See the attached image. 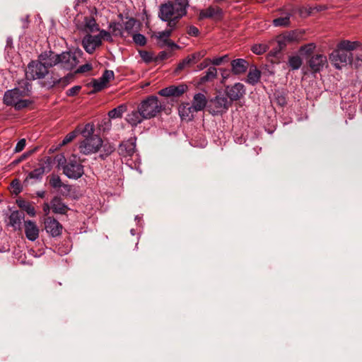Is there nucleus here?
Returning a JSON list of instances; mask_svg holds the SVG:
<instances>
[{
  "label": "nucleus",
  "instance_id": "nucleus-1",
  "mask_svg": "<svg viewBox=\"0 0 362 362\" xmlns=\"http://www.w3.org/2000/svg\"><path fill=\"white\" fill-rule=\"evenodd\" d=\"M68 52H63L61 54H56L51 50H47L42 52L39 55V60L48 66H57L64 70V74L62 76H53L52 83H59L62 79L66 80L68 78L67 66H68Z\"/></svg>",
  "mask_w": 362,
  "mask_h": 362
},
{
  "label": "nucleus",
  "instance_id": "nucleus-2",
  "mask_svg": "<svg viewBox=\"0 0 362 362\" xmlns=\"http://www.w3.org/2000/svg\"><path fill=\"white\" fill-rule=\"evenodd\" d=\"M95 126L93 124L87 123L81 131V135L84 139L79 144L80 152L88 155L95 153L99 151L103 144V139L97 134H94Z\"/></svg>",
  "mask_w": 362,
  "mask_h": 362
},
{
  "label": "nucleus",
  "instance_id": "nucleus-3",
  "mask_svg": "<svg viewBox=\"0 0 362 362\" xmlns=\"http://www.w3.org/2000/svg\"><path fill=\"white\" fill-rule=\"evenodd\" d=\"M189 6V0L168 1L160 5L158 17L162 21H166L173 16L182 18L187 15Z\"/></svg>",
  "mask_w": 362,
  "mask_h": 362
},
{
  "label": "nucleus",
  "instance_id": "nucleus-4",
  "mask_svg": "<svg viewBox=\"0 0 362 362\" xmlns=\"http://www.w3.org/2000/svg\"><path fill=\"white\" fill-rule=\"evenodd\" d=\"M138 106L146 119L156 117L162 110L160 103L154 95H151L142 100Z\"/></svg>",
  "mask_w": 362,
  "mask_h": 362
},
{
  "label": "nucleus",
  "instance_id": "nucleus-5",
  "mask_svg": "<svg viewBox=\"0 0 362 362\" xmlns=\"http://www.w3.org/2000/svg\"><path fill=\"white\" fill-rule=\"evenodd\" d=\"M25 97L18 88H13L5 92L4 95V103L6 105L13 106L16 110H21L28 107L30 104L29 100L22 99Z\"/></svg>",
  "mask_w": 362,
  "mask_h": 362
},
{
  "label": "nucleus",
  "instance_id": "nucleus-6",
  "mask_svg": "<svg viewBox=\"0 0 362 362\" xmlns=\"http://www.w3.org/2000/svg\"><path fill=\"white\" fill-rule=\"evenodd\" d=\"M47 74V67L40 60L30 62L25 71L26 78L31 80L43 78Z\"/></svg>",
  "mask_w": 362,
  "mask_h": 362
},
{
  "label": "nucleus",
  "instance_id": "nucleus-7",
  "mask_svg": "<svg viewBox=\"0 0 362 362\" xmlns=\"http://www.w3.org/2000/svg\"><path fill=\"white\" fill-rule=\"evenodd\" d=\"M352 58L353 57L351 52L341 50L338 47L329 56L332 64L337 69H341L343 66H346L348 63H351Z\"/></svg>",
  "mask_w": 362,
  "mask_h": 362
},
{
  "label": "nucleus",
  "instance_id": "nucleus-8",
  "mask_svg": "<svg viewBox=\"0 0 362 362\" xmlns=\"http://www.w3.org/2000/svg\"><path fill=\"white\" fill-rule=\"evenodd\" d=\"M84 173L81 160L74 155L69 157V179H78Z\"/></svg>",
  "mask_w": 362,
  "mask_h": 362
},
{
  "label": "nucleus",
  "instance_id": "nucleus-9",
  "mask_svg": "<svg viewBox=\"0 0 362 362\" xmlns=\"http://www.w3.org/2000/svg\"><path fill=\"white\" fill-rule=\"evenodd\" d=\"M188 89L186 84L182 83L178 86H170L158 91V94L164 97H180Z\"/></svg>",
  "mask_w": 362,
  "mask_h": 362
},
{
  "label": "nucleus",
  "instance_id": "nucleus-10",
  "mask_svg": "<svg viewBox=\"0 0 362 362\" xmlns=\"http://www.w3.org/2000/svg\"><path fill=\"white\" fill-rule=\"evenodd\" d=\"M118 152L123 158L132 157L136 152V139L130 138L122 141L119 146Z\"/></svg>",
  "mask_w": 362,
  "mask_h": 362
},
{
  "label": "nucleus",
  "instance_id": "nucleus-11",
  "mask_svg": "<svg viewBox=\"0 0 362 362\" xmlns=\"http://www.w3.org/2000/svg\"><path fill=\"white\" fill-rule=\"evenodd\" d=\"M102 41L97 35H86L82 40V45L86 52L93 53L95 49L101 45Z\"/></svg>",
  "mask_w": 362,
  "mask_h": 362
},
{
  "label": "nucleus",
  "instance_id": "nucleus-12",
  "mask_svg": "<svg viewBox=\"0 0 362 362\" xmlns=\"http://www.w3.org/2000/svg\"><path fill=\"white\" fill-rule=\"evenodd\" d=\"M226 93L231 101H235L240 99L245 95V86L240 83H236L232 86H227Z\"/></svg>",
  "mask_w": 362,
  "mask_h": 362
},
{
  "label": "nucleus",
  "instance_id": "nucleus-13",
  "mask_svg": "<svg viewBox=\"0 0 362 362\" xmlns=\"http://www.w3.org/2000/svg\"><path fill=\"white\" fill-rule=\"evenodd\" d=\"M327 57L322 54H317L312 56L308 61L310 69L313 72H320L327 65Z\"/></svg>",
  "mask_w": 362,
  "mask_h": 362
},
{
  "label": "nucleus",
  "instance_id": "nucleus-14",
  "mask_svg": "<svg viewBox=\"0 0 362 362\" xmlns=\"http://www.w3.org/2000/svg\"><path fill=\"white\" fill-rule=\"evenodd\" d=\"M179 115L182 120L192 121L194 117V113L197 111L189 103H182L178 108Z\"/></svg>",
  "mask_w": 362,
  "mask_h": 362
},
{
  "label": "nucleus",
  "instance_id": "nucleus-15",
  "mask_svg": "<svg viewBox=\"0 0 362 362\" xmlns=\"http://www.w3.org/2000/svg\"><path fill=\"white\" fill-rule=\"evenodd\" d=\"M45 226L46 231L52 236H58L62 233V227L61 224L54 218L48 217L45 221Z\"/></svg>",
  "mask_w": 362,
  "mask_h": 362
},
{
  "label": "nucleus",
  "instance_id": "nucleus-16",
  "mask_svg": "<svg viewBox=\"0 0 362 362\" xmlns=\"http://www.w3.org/2000/svg\"><path fill=\"white\" fill-rule=\"evenodd\" d=\"M146 118L141 114V111L138 107L137 109H134L127 113L125 117L126 122L129 124L132 127H136L139 124H141Z\"/></svg>",
  "mask_w": 362,
  "mask_h": 362
},
{
  "label": "nucleus",
  "instance_id": "nucleus-17",
  "mask_svg": "<svg viewBox=\"0 0 362 362\" xmlns=\"http://www.w3.org/2000/svg\"><path fill=\"white\" fill-rule=\"evenodd\" d=\"M25 234L26 238L30 241H35L39 237V228L36 223L30 220L25 221Z\"/></svg>",
  "mask_w": 362,
  "mask_h": 362
},
{
  "label": "nucleus",
  "instance_id": "nucleus-18",
  "mask_svg": "<svg viewBox=\"0 0 362 362\" xmlns=\"http://www.w3.org/2000/svg\"><path fill=\"white\" fill-rule=\"evenodd\" d=\"M211 103L215 108V110H213V115L226 111L231 105L227 98L223 96H216L211 100Z\"/></svg>",
  "mask_w": 362,
  "mask_h": 362
},
{
  "label": "nucleus",
  "instance_id": "nucleus-19",
  "mask_svg": "<svg viewBox=\"0 0 362 362\" xmlns=\"http://www.w3.org/2000/svg\"><path fill=\"white\" fill-rule=\"evenodd\" d=\"M231 71L235 75L243 74L246 72L248 62L244 59H236L231 61Z\"/></svg>",
  "mask_w": 362,
  "mask_h": 362
},
{
  "label": "nucleus",
  "instance_id": "nucleus-20",
  "mask_svg": "<svg viewBox=\"0 0 362 362\" xmlns=\"http://www.w3.org/2000/svg\"><path fill=\"white\" fill-rule=\"evenodd\" d=\"M83 53L79 48L69 49V71L72 70L80 63Z\"/></svg>",
  "mask_w": 362,
  "mask_h": 362
},
{
  "label": "nucleus",
  "instance_id": "nucleus-21",
  "mask_svg": "<svg viewBox=\"0 0 362 362\" xmlns=\"http://www.w3.org/2000/svg\"><path fill=\"white\" fill-rule=\"evenodd\" d=\"M24 216V214L22 211H13L9 216V225L13 227L15 230L20 229Z\"/></svg>",
  "mask_w": 362,
  "mask_h": 362
},
{
  "label": "nucleus",
  "instance_id": "nucleus-22",
  "mask_svg": "<svg viewBox=\"0 0 362 362\" xmlns=\"http://www.w3.org/2000/svg\"><path fill=\"white\" fill-rule=\"evenodd\" d=\"M206 103L207 100L206 96L203 93H198L194 95L192 105L194 109L197 112H199L205 108Z\"/></svg>",
  "mask_w": 362,
  "mask_h": 362
},
{
  "label": "nucleus",
  "instance_id": "nucleus-23",
  "mask_svg": "<svg viewBox=\"0 0 362 362\" xmlns=\"http://www.w3.org/2000/svg\"><path fill=\"white\" fill-rule=\"evenodd\" d=\"M171 34L170 31H168L167 30L158 33L156 37L162 42L160 47H163L165 45L171 48L178 47L175 42L169 40Z\"/></svg>",
  "mask_w": 362,
  "mask_h": 362
},
{
  "label": "nucleus",
  "instance_id": "nucleus-24",
  "mask_svg": "<svg viewBox=\"0 0 362 362\" xmlns=\"http://www.w3.org/2000/svg\"><path fill=\"white\" fill-rule=\"evenodd\" d=\"M222 11L218 7L209 6L207 8L202 10L199 13V18H210L216 15L221 14Z\"/></svg>",
  "mask_w": 362,
  "mask_h": 362
},
{
  "label": "nucleus",
  "instance_id": "nucleus-25",
  "mask_svg": "<svg viewBox=\"0 0 362 362\" xmlns=\"http://www.w3.org/2000/svg\"><path fill=\"white\" fill-rule=\"evenodd\" d=\"M53 163H57V168L59 170H62L63 173L68 176V165H66V159L64 154H57L54 157Z\"/></svg>",
  "mask_w": 362,
  "mask_h": 362
},
{
  "label": "nucleus",
  "instance_id": "nucleus-26",
  "mask_svg": "<svg viewBox=\"0 0 362 362\" xmlns=\"http://www.w3.org/2000/svg\"><path fill=\"white\" fill-rule=\"evenodd\" d=\"M30 79L27 78L25 79H22L18 82V86L15 88H18L20 92L23 93L25 96L30 95L32 90V84L29 81Z\"/></svg>",
  "mask_w": 362,
  "mask_h": 362
},
{
  "label": "nucleus",
  "instance_id": "nucleus-27",
  "mask_svg": "<svg viewBox=\"0 0 362 362\" xmlns=\"http://www.w3.org/2000/svg\"><path fill=\"white\" fill-rule=\"evenodd\" d=\"M261 77V71L257 69L256 67L254 69H250L247 78V83L251 84L252 86L257 84Z\"/></svg>",
  "mask_w": 362,
  "mask_h": 362
},
{
  "label": "nucleus",
  "instance_id": "nucleus-28",
  "mask_svg": "<svg viewBox=\"0 0 362 362\" xmlns=\"http://www.w3.org/2000/svg\"><path fill=\"white\" fill-rule=\"evenodd\" d=\"M127 110V106L126 104H121L117 107L111 110L108 112V117L110 119L121 118L122 115Z\"/></svg>",
  "mask_w": 362,
  "mask_h": 362
},
{
  "label": "nucleus",
  "instance_id": "nucleus-29",
  "mask_svg": "<svg viewBox=\"0 0 362 362\" xmlns=\"http://www.w3.org/2000/svg\"><path fill=\"white\" fill-rule=\"evenodd\" d=\"M83 23L84 30L87 33H93L99 30V27L93 17H85Z\"/></svg>",
  "mask_w": 362,
  "mask_h": 362
},
{
  "label": "nucleus",
  "instance_id": "nucleus-30",
  "mask_svg": "<svg viewBox=\"0 0 362 362\" xmlns=\"http://www.w3.org/2000/svg\"><path fill=\"white\" fill-rule=\"evenodd\" d=\"M358 46H360V43L358 42H351L349 40H342L337 45V47L341 50H344L347 52H350L351 51L356 49Z\"/></svg>",
  "mask_w": 362,
  "mask_h": 362
},
{
  "label": "nucleus",
  "instance_id": "nucleus-31",
  "mask_svg": "<svg viewBox=\"0 0 362 362\" xmlns=\"http://www.w3.org/2000/svg\"><path fill=\"white\" fill-rule=\"evenodd\" d=\"M45 174L43 170L38 167L31 172H30L25 179L23 184L25 185H28L29 184V180L31 179L35 180H40L42 177V175Z\"/></svg>",
  "mask_w": 362,
  "mask_h": 362
},
{
  "label": "nucleus",
  "instance_id": "nucleus-32",
  "mask_svg": "<svg viewBox=\"0 0 362 362\" xmlns=\"http://www.w3.org/2000/svg\"><path fill=\"white\" fill-rule=\"evenodd\" d=\"M52 209L54 213L65 214L66 212V206L64 204L59 198L55 197L52 201Z\"/></svg>",
  "mask_w": 362,
  "mask_h": 362
},
{
  "label": "nucleus",
  "instance_id": "nucleus-33",
  "mask_svg": "<svg viewBox=\"0 0 362 362\" xmlns=\"http://www.w3.org/2000/svg\"><path fill=\"white\" fill-rule=\"evenodd\" d=\"M291 14L290 13H286L284 16L279 17L273 20V25L275 27H286L290 24V18Z\"/></svg>",
  "mask_w": 362,
  "mask_h": 362
},
{
  "label": "nucleus",
  "instance_id": "nucleus-34",
  "mask_svg": "<svg viewBox=\"0 0 362 362\" xmlns=\"http://www.w3.org/2000/svg\"><path fill=\"white\" fill-rule=\"evenodd\" d=\"M52 165V158L49 156H47L40 160L39 167L45 173H47L51 171Z\"/></svg>",
  "mask_w": 362,
  "mask_h": 362
},
{
  "label": "nucleus",
  "instance_id": "nucleus-35",
  "mask_svg": "<svg viewBox=\"0 0 362 362\" xmlns=\"http://www.w3.org/2000/svg\"><path fill=\"white\" fill-rule=\"evenodd\" d=\"M217 76V69L214 66H210L205 73V75L202 76L200 81L206 83L215 78Z\"/></svg>",
  "mask_w": 362,
  "mask_h": 362
},
{
  "label": "nucleus",
  "instance_id": "nucleus-36",
  "mask_svg": "<svg viewBox=\"0 0 362 362\" xmlns=\"http://www.w3.org/2000/svg\"><path fill=\"white\" fill-rule=\"evenodd\" d=\"M100 148H102V153L100 154V157L103 159L110 156L115 149L114 145L109 142H103Z\"/></svg>",
  "mask_w": 362,
  "mask_h": 362
},
{
  "label": "nucleus",
  "instance_id": "nucleus-37",
  "mask_svg": "<svg viewBox=\"0 0 362 362\" xmlns=\"http://www.w3.org/2000/svg\"><path fill=\"white\" fill-rule=\"evenodd\" d=\"M49 185L54 189H59L61 187H66V185L63 184L59 176L52 175L49 180Z\"/></svg>",
  "mask_w": 362,
  "mask_h": 362
},
{
  "label": "nucleus",
  "instance_id": "nucleus-38",
  "mask_svg": "<svg viewBox=\"0 0 362 362\" xmlns=\"http://www.w3.org/2000/svg\"><path fill=\"white\" fill-rule=\"evenodd\" d=\"M288 65L293 70H297L302 65V59L298 56H292L288 59Z\"/></svg>",
  "mask_w": 362,
  "mask_h": 362
},
{
  "label": "nucleus",
  "instance_id": "nucleus-39",
  "mask_svg": "<svg viewBox=\"0 0 362 362\" xmlns=\"http://www.w3.org/2000/svg\"><path fill=\"white\" fill-rule=\"evenodd\" d=\"M192 64H194V63L192 62V59H191V58L188 55L177 64V66L175 70V72L179 73L182 70H183L185 68L188 67Z\"/></svg>",
  "mask_w": 362,
  "mask_h": 362
},
{
  "label": "nucleus",
  "instance_id": "nucleus-40",
  "mask_svg": "<svg viewBox=\"0 0 362 362\" xmlns=\"http://www.w3.org/2000/svg\"><path fill=\"white\" fill-rule=\"evenodd\" d=\"M132 38L134 42L140 47H143L146 44V37L140 33H132Z\"/></svg>",
  "mask_w": 362,
  "mask_h": 362
},
{
  "label": "nucleus",
  "instance_id": "nucleus-41",
  "mask_svg": "<svg viewBox=\"0 0 362 362\" xmlns=\"http://www.w3.org/2000/svg\"><path fill=\"white\" fill-rule=\"evenodd\" d=\"M269 47L266 44H256L254 45L251 50L256 54H262L268 50Z\"/></svg>",
  "mask_w": 362,
  "mask_h": 362
},
{
  "label": "nucleus",
  "instance_id": "nucleus-42",
  "mask_svg": "<svg viewBox=\"0 0 362 362\" xmlns=\"http://www.w3.org/2000/svg\"><path fill=\"white\" fill-rule=\"evenodd\" d=\"M180 18H176V16H173L172 18H170L169 20L166 21L165 22H168V28L166 29L168 31H170V33L173 31V30L175 28L177 21Z\"/></svg>",
  "mask_w": 362,
  "mask_h": 362
},
{
  "label": "nucleus",
  "instance_id": "nucleus-43",
  "mask_svg": "<svg viewBox=\"0 0 362 362\" xmlns=\"http://www.w3.org/2000/svg\"><path fill=\"white\" fill-rule=\"evenodd\" d=\"M106 83L100 78L98 80H94L93 83V87L94 91L98 92L106 87Z\"/></svg>",
  "mask_w": 362,
  "mask_h": 362
},
{
  "label": "nucleus",
  "instance_id": "nucleus-44",
  "mask_svg": "<svg viewBox=\"0 0 362 362\" xmlns=\"http://www.w3.org/2000/svg\"><path fill=\"white\" fill-rule=\"evenodd\" d=\"M136 21L131 18L124 22V30L129 33L132 34L133 28L135 25Z\"/></svg>",
  "mask_w": 362,
  "mask_h": 362
},
{
  "label": "nucleus",
  "instance_id": "nucleus-45",
  "mask_svg": "<svg viewBox=\"0 0 362 362\" xmlns=\"http://www.w3.org/2000/svg\"><path fill=\"white\" fill-rule=\"evenodd\" d=\"M115 76L114 72L112 70H105L103 74L100 78L107 84Z\"/></svg>",
  "mask_w": 362,
  "mask_h": 362
},
{
  "label": "nucleus",
  "instance_id": "nucleus-46",
  "mask_svg": "<svg viewBox=\"0 0 362 362\" xmlns=\"http://www.w3.org/2000/svg\"><path fill=\"white\" fill-rule=\"evenodd\" d=\"M139 55L141 59L146 63H149L153 60V55L149 52L145 50L139 51Z\"/></svg>",
  "mask_w": 362,
  "mask_h": 362
},
{
  "label": "nucleus",
  "instance_id": "nucleus-47",
  "mask_svg": "<svg viewBox=\"0 0 362 362\" xmlns=\"http://www.w3.org/2000/svg\"><path fill=\"white\" fill-rule=\"evenodd\" d=\"M92 69V64L86 63L83 65L80 66L76 70L74 71L75 74H83L88 72Z\"/></svg>",
  "mask_w": 362,
  "mask_h": 362
},
{
  "label": "nucleus",
  "instance_id": "nucleus-48",
  "mask_svg": "<svg viewBox=\"0 0 362 362\" xmlns=\"http://www.w3.org/2000/svg\"><path fill=\"white\" fill-rule=\"evenodd\" d=\"M315 48V45L313 43H310L300 47V52H303L305 54H311Z\"/></svg>",
  "mask_w": 362,
  "mask_h": 362
},
{
  "label": "nucleus",
  "instance_id": "nucleus-49",
  "mask_svg": "<svg viewBox=\"0 0 362 362\" xmlns=\"http://www.w3.org/2000/svg\"><path fill=\"white\" fill-rule=\"evenodd\" d=\"M20 207L23 208L25 211L31 216H34L35 215V208L30 204H19Z\"/></svg>",
  "mask_w": 362,
  "mask_h": 362
},
{
  "label": "nucleus",
  "instance_id": "nucleus-50",
  "mask_svg": "<svg viewBox=\"0 0 362 362\" xmlns=\"http://www.w3.org/2000/svg\"><path fill=\"white\" fill-rule=\"evenodd\" d=\"M99 37L100 40L102 41V39H105L107 41L111 42L112 40V36L110 33L105 30H101L100 33L97 35Z\"/></svg>",
  "mask_w": 362,
  "mask_h": 362
},
{
  "label": "nucleus",
  "instance_id": "nucleus-51",
  "mask_svg": "<svg viewBox=\"0 0 362 362\" xmlns=\"http://www.w3.org/2000/svg\"><path fill=\"white\" fill-rule=\"evenodd\" d=\"M290 37L289 36H287V37H279L278 39H277V43H278V45H279V50L284 49L286 45V42L287 40H290Z\"/></svg>",
  "mask_w": 362,
  "mask_h": 362
},
{
  "label": "nucleus",
  "instance_id": "nucleus-52",
  "mask_svg": "<svg viewBox=\"0 0 362 362\" xmlns=\"http://www.w3.org/2000/svg\"><path fill=\"white\" fill-rule=\"evenodd\" d=\"M187 33L189 35L193 37H197L199 35V29L194 25H189L187 27Z\"/></svg>",
  "mask_w": 362,
  "mask_h": 362
},
{
  "label": "nucleus",
  "instance_id": "nucleus-53",
  "mask_svg": "<svg viewBox=\"0 0 362 362\" xmlns=\"http://www.w3.org/2000/svg\"><path fill=\"white\" fill-rule=\"evenodd\" d=\"M83 127L78 126L74 131L69 133V142L74 139L78 134H81V131L83 130Z\"/></svg>",
  "mask_w": 362,
  "mask_h": 362
},
{
  "label": "nucleus",
  "instance_id": "nucleus-54",
  "mask_svg": "<svg viewBox=\"0 0 362 362\" xmlns=\"http://www.w3.org/2000/svg\"><path fill=\"white\" fill-rule=\"evenodd\" d=\"M169 56H170L169 53L167 52L166 51H161L158 53V54L155 58V61L158 62V61L165 60V59H168L169 57Z\"/></svg>",
  "mask_w": 362,
  "mask_h": 362
},
{
  "label": "nucleus",
  "instance_id": "nucleus-55",
  "mask_svg": "<svg viewBox=\"0 0 362 362\" xmlns=\"http://www.w3.org/2000/svg\"><path fill=\"white\" fill-rule=\"evenodd\" d=\"M26 141L25 139H21L19 140V141L17 143L16 147H15V151L16 152H21L23 150V148L25 146Z\"/></svg>",
  "mask_w": 362,
  "mask_h": 362
},
{
  "label": "nucleus",
  "instance_id": "nucleus-56",
  "mask_svg": "<svg viewBox=\"0 0 362 362\" xmlns=\"http://www.w3.org/2000/svg\"><path fill=\"white\" fill-rule=\"evenodd\" d=\"M194 64H196L198 61H199L203 57L204 54L200 52H195L191 55H189Z\"/></svg>",
  "mask_w": 362,
  "mask_h": 362
},
{
  "label": "nucleus",
  "instance_id": "nucleus-57",
  "mask_svg": "<svg viewBox=\"0 0 362 362\" xmlns=\"http://www.w3.org/2000/svg\"><path fill=\"white\" fill-rule=\"evenodd\" d=\"M209 64V59H206L202 63L197 65V70L201 71L206 68Z\"/></svg>",
  "mask_w": 362,
  "mask_h": 362
},
{
  "label": "nucleus",
  "instance_id": "nucleus-58",
  "mask_svg": "<svg viewBox=\"0 0 362 362\" xmlns=\"http://www.w3.org/2000/svg\"><path fill=\"white\" fill-rule=\"evenodd\" d=\"M211 63L213 65L218 66L221 65L223 63V58L219 57H215L212 60L209 59V63Z\"/></svg>",
  "mask_w": 362,
  "mask_h": 362
},
{
  "label": "nucleus",
  "instance_id": "nucleus-59",
  "mask_svg": "<svg viewBox=\"0 0 362 362\" xmlns=\"http://www.w3.org/2000/svg\"><path fill=\"white\" fill-rule=\"evenodd\" d=\"M12 187L17 190L18 192L21 190V183L18 180H14L11 182Z\"/></svg>",
  "mask_w": 362,
  "mask_h": 362
},
{
  "label": "nucleus",
  "instance_id": "nucleus-60",
  "mask_svg": "<svg viewBox=\"0 0 362 362\" xmlns=\"http://www.w3.org/2000/svg\"><path fill=\"white\" fill-rule=\"evenodd\" d=\"M81 90V86H76L69 89V95H76Z\"/></svg>",
  "mask_w": 362,
  "mask_h": 362
},
{
  "label": "nucleus",
  "instance_id": "nucleus-61",
  "mask_svg": "<svg viewBox=\"0 0 362 362\" xmlns=\"http://www.w3.org/2000/svg\"><path fill=\"white\" fill-rule=\"evenodd\" d=\"M29 16H26L24 18H22L23 28H27L29 25Z\"/></svg>",
  "mask_w": 362,
  "mask_h": 362
},
{
  "label": "nucleus",
  "instance_id": "nucleus-62",
  "mask_svg": "<svg viewBox=\"0 0 362 362\" xmlns=\"http://www.w3.org/2000/svg\"><path fill=\"white\" fill-rule=\"evenodd\" d=\"M119 25V23H113L110 24V28H112L113 31H116L117 30V26Z\"/></svg>",
  "mask_w": 362,
  "mask_h": 362
},
{
  "label": "nucleus",
  "instance_id": "nucleus-63",
  "mask_svg": "<svg viewBox=\"0 0 362 362\" xmlns=\"http://www.w3.org/2000/svg\"><path fill=\"white\" fill-rule=\"evenodd\" d=\"M37 195L41 198L44 197L45 196V192L44 191H41V192H37Z\"/></svg>",
  "mask_w": 362,
  "mask_h": 362
},
{
  "label": "nucleus",
  "instance_id": "nucleus-64",
  "mask_svg": "<svg viewBox=\"0 0 362 362\" xmlns=\"http://www.w3.org/2000/svg\"><path fill=\"white\" fill-rule=\"evenodd\" d=\"M44 211H45L46 214H48L49 211V206L48 204H45L44 206Z\"/></svg>",
  "mask_w": 362,
  "mask_h": 362
}]
</instances>
